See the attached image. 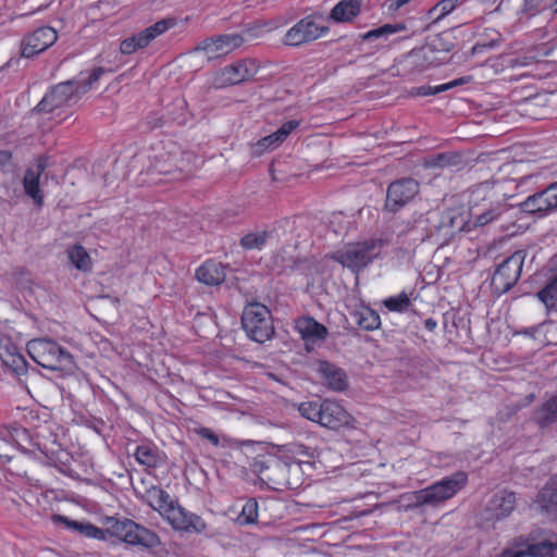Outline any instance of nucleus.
Returning <instances> with one entry per match:
<instances>
[{"instance_id":"obj_1","label":"nucleus","mask_w":557,"mask_h":557,"mask_svg":"<svg viewBox=\"0 0 557 557\" xmlns=\"http://www.w3.org/2000/svg\"><path fill=\"white\" fill-rule=\"evenodd\" d=\"M503 197L495 190V182L492 181L481 182L470 188L466 205L470 232L503 220L512 208Z\"/></svg>"},{"instance_id":"obj_2","label":"nucleus","mask_w":557,"mask_h":557,"mask_svg":"<svg viewBox=\"0 0 557 557\" xmlns=\"http://www.w3.org/2000/svg\"><path fill=\"white\" fill-rule=\"evenodd\" d=\"M104 72L106 70L101 66L95 67L87 76L82 72L78 77L53 86L34 108V111L50 113L59 108L73 107Z\"/></svg>"},{"instance_id":"obj_3","label":"nucleus","mask_w":557,"mask_h":557,"mask_svg":"<svg viewBox=\"0 0 557 557\" xmlns=\"http://www.w3.org/2000/svg\"><path fill=\"white\" fill-rule=\"evenodd\" d=\"M467 484L468 474L465 471H456L424 488L405 495L404 499L408 500L405 509L408 511L422 506L437 507L453 498Z\"/></svg>"},{"instance_id":"obj_4","label":"nucleus","mask_w":557,"mask_h":557,"mask_svg":"<svg viewBox=\"0 0 557 557\" xmlns=\"http://www.w3.org/2000/svg\"><path fill=\"white\" fill-rule=\"evenodd\" d=\"M428 233L441 236L444 243L450 242L461 232L469 233L466 205L457 203L443 210L434 209L426 212Z\"/></svg>"},{"instance_id":"obj_5","label":"nucleus","mask_w":557,"mask_h":557,"mask_svg":"<svg viewBox=\"0 0 557 557\" xmlns=\"http://www.w3.org/2000/svg\"><path fill=\"white\" fill-rule=\"evenodd\" d=\"M103 530L107 531V539L115 537L119 543L129 546H140L150 550L161 545L160 536L154 531L128 518H108L107 528Z\"/></svg>"},{"instance_id":"obj_6","label":"nucleus","mask_w":557,"mask_h":557,"mask_svg":"<svg viewBox=\"0 0 557 557\" xmlns=\"http://www.w3.org/2000/svg\"><path fill=\"white\" fill-rule=\"evenodd\" d=\"M385 240L370 238L363 242L350 243L343 249L329 255V258L349 269L352 273L359 274L381 256Z\"/></svg>"},{"instance_id":"obj_7","label":"nucleus","mask_w":557,"mask_h":557,"mask_svg":"<svg viewBox=\"0 0 557 557\" xmlns=\"http://www.w3.org/2000/svg\"><path fill=\"white\" fill-rule=\"evenodd\" d=\"M153 510L158 511L176 531L200 534L207 529V523L200 516L186 510L165 490L160 494Z\"/></svg>"},{"instance_id":"obj_8","label":"nucleus","mask_w":557,"mask_h":557,"mask_svg":"<svg viewBox=\"0 0 557 557\" xmlns=\"http://www.w3.org/2000/svg\"><path fill=\"white\" fill-rule=\"evenodd\" d=\"M250 470L262 482L274 485L275 490L289 485L290 468L282 458L276 445H272L271 451L257 455L250 463Z\"/></svg>"},{"instance_id":"obj_9","label":"nucleus","mask_w":557,"mask_h":557,"mask_svg":"<svg viewBox=\"0 0 557 557\" xmlns=\"http://www.w3.org/2000/svg\"><path fill=\"white\" fill-rule=\"evenodd\" d=\"M27 352L41 368L51 371H64L73 367V356L57 342L48 338H36L27 343Z\"/></svg>"},{"instance_id":"obj_10","label":"nucleus","mask_w":557,"mask_h":557,"mask_svg":"<svg viewBox=\"0 0 557 557\" xmlns=\"http://www.w3.org/2000/svg\"><path fill=\"white\" fill-rule=\"evenodd\" d=\"M525 257V250H516L496 265L490 284L494 296L500 297L513 288L521 277Z\"/></svg>"},{"instance_id":"obj_11","label":"nucleus","mask_w":557,"mask_h":557,"mask_svg":"<svg viewBox=\"0 0 557 557\" xmlns=\"http://www.w3.org/2000/svg\"><path fill=\"white\" fill-rule=\"evenodd\" d=\"M242 326L247 336L257 343H264L274 335L271 311L260 302L245 306L242 314Z\"/></svg>"},{"instance_id":"obj_12","label":"nucleus","mask_w":557,"mask_h":557,"mask_svg":"<svg viewBox=\"0 0 557 557\" xmlns=\"http://www.w3.org/2000/svg\"><path fill=\"white\" fill-rule=\"evenodd\" d=\"M420 191L419 182L410 176L397 178L388 184L383 206L384 214H396L409 205Z\"/></svg>"},{"instance_id":"obj_13","label":"nucleus","mask_w":557,"mask_h":557,"mask_svg":"<svg viewBox=\"0 0 557 557\" xmlns=\"http://www.w3.org/2000/svg\"><path fill=\"white\" fill-rule=\"evenodd\" d=\"M319 20H323L322 14L319 13H313L302 17L286 32L283 42L286 46L299 47L322 37L330 30V28L329 26L319 23Z\"/></svg>"},{"instance_id":"obj_14","label":"nucleus","mask_w":557,"mask_h":557,"mask_svg":"<svg viewBox=\"0 0 557 557\" xmlns=\"http://www.w3.org/2000/svg\"><path fill=\"white\" fill-rule=\"evenodd\" d=\"M256 59H242L221 69L214 77L215 88L239 85L253 78L259 71Z\"/></svg>"},{"instance_id":"obj_15","label":"nucleus","mask_w":557,"mask_h":557,"mask_svg":"<svg viewBox=\"0 0 557 557\" xmlns=\"http://www.w3.org/2000/svg\"><path fill=\"white\" fill-rule=\"evenodd\" d=\"M519 208L521 212L536 218H544L557 211V181L527 197L519 203Z\"/></svg>"},{"instance_id":"obj_16","label":"nucleus","mask_w":557,"mask_h":557,"mask_svg":"<svg viewBox=\"0 0 557 557\" xmlns=\"http://www.w3.org/2000/svg\"><path fill=\"white\" fill-rule=\"evenodd\" d=\"M435 64V58L429 55L425 48L412 49L398 61L396 74L403 78L412 81Z\"/></svg>"},{"instance_id":"obj_17","label":"nucleus","mask_w":557,"mask_h":557,"mask_svg":"<svg viewBox=\"0 0 557 557\" xmlns=\"http://www.w3.org/2000/svg\"><path fill=\"white\" fill-rule=\"evenodd\" d=\"M58 39V34L50 26H41L25 35L21 41V54L23 58H33L46 51Z\"/></svg>"},{"instance_id":"obj_18","label":"nucleus","mask_w":557,"mask_h":557,"mask_svg":"<svg viewBox=\"0 0 557 557\" xmlns=\"http://www.w3.org/2000/svg\"><path fill=\"white\" fill-rule=\"evenodd\" d=\"M245 42V37L238 34H221L202 39L193 49V52H205L213 59L223 52L232 51Z\"/></svg>"},{"instance_id":"obj_19","label":"nucleus","mask_w":557,"mask_h":557,"mask_svg":"<svg viewBox=\"0 0 557 557\" xmlns=\"http://www.w3.org/2000/svg\"><path fill=\"white\" fill-rule=\"evenodd\" d=\"M48 166L49 158L47 156H40L37 159L36 164L25 171L23 177L24 191L33 199L37 207H41L44 205V193L40 189V176Z\"/></svg>"},{"instance_id":"obj_20","label":"nucleus","mask_w":557,"mask_h":557,"mask_svg":"<svg viewBox=\"0 0 557 557\" xmlns=\"http://www.w3.org/2000/svg\"><path fill=\"white\" fill-rule=\"evenodd\" d=\"M355 418L346 411L338 403L324 399L320 425L330 430H339L342 428H354Z\"/></svg>"},{"instance_id":"obj_21","label":"nucleus","mask_w":557,"mask_h":557,"mask_svg":"<svg viewBox=\"0 0 557 557\" xmlns=\"http://www.w3.org/2000/svg\"><path fill=\"white\" fill-rule=\"evenodd\" d=\"M534 508L548 519H557V473L539 490Z\"/></svg>"},{"instance_id":"obj_22","label":"nucleus","mask_w":557,"mask_h":557,"mask_svg":"<svg viewBox=\"0 0 557 557\" xmlns=\"http://www.w3.org/2000/svg\"><path fill=\"white\" fill-rule=\"evenodd\" d=\"M517 500V493L507 488L500 490L487 502L486 512L491 519L503 520L515 510Z\"/></svg>"},{"instance_id":"obj_23","label":"nucleus","mask_w":557,"mask_h":557,"mask_svg":"<svg viewBox=\"0 0 557 557\" xmlns=\"http://www.w3.org/2000/svg\"><path fill=\"white\" fill-rule=\"evenodd\" d=\"M0 360L2 364L16 375L27 372L28 363L18 347L9 336L0 335Z\"/></svg>"},{"instance_id":"obj_24","label":"nucleus","mask_w":557,"mask_h":557,"mask_svg":"<svg viewBox=\"0 0 557 557\" xmlns=\"http://www.w3.org/2000/svg\"><path fill=\"white\" fill-rule=\"evenodd\" d=\"M276 447L281 453L282 458L285 459L290 469L293 466L313 462L314 450L305 444L294 442L284 445H276Z\"/></svg>"},{"instance_id":"obj_25","label":"nucleus","mask_w":557,"mask_h":557,"mask_svg":"<svg viewBox=\"0 0 557 557\" xmlns=\"http://www.w3.org/2000/svg\"><path fill=\"white\" fill-rule=\"evenodd\" d=\"M318 372L331 389L343 392L348 387L345 371L336 364L322 360L319 362Z\"/></svg>"},{"instance_id":"obj_26","label":"nucleus","mask_w":557,"mask_h":557,"mask_svg":"<svg viewBox=\"0 0 557 557\" xmlns=\"http://www.w3.org/2000/svg\"><path fill=\"white\" fill-rule=\"evenodd\" d=\"M226 267L215 260H207L196 270V278L208 286L222 284L226 277Z\"/></svg>"},{"instance_id":"obj_27","label":"nucleus","mask_w":557,"mask_h":557,"mask_svg":"<svg viewBox=\"0 0 557 557\" xmlns=\"http://www.w3.org/2000/svg\"><path fill=\"white\" fill-rule=\"evenodd\" d=\"M529 540L519 537L515 541L516 546L527 545L528 557H556L557 553V535L552 534L549 539H542L534 543H529Z\"/></svg>"},{"instance_id":"obj_28","label":"nucleus","mask_w":557,"mask_h":557,"mask_svg":"<svg viewBox=\"0 0 557 557\" xmlns=\"http://www.w3.org/2000/svg\"><path fill=\"white\" fill-rule=\"evenodd\" d=\"M296 329L305 341H324L327 337L329 331L326 326L318 322L312 317L300 318L296 322Z\"/></svg>"},{"instance_id":"obj_29","label":"nucleus","mask_w":557,"mask_h":557,"mask_svg":"<svg viewBox=\"0 0 557 557\" xmlns=\"http://www.w3.org/2000/svg\"><path fill=\"white\" fill-rule=\"evenodd\" d=\"M361 12L359 0H341L331 10L330 20L336 23L352 22Z\"/></svg>"},{"instance_id":"obj_30","label":"nucleus","mask_w":557,"mask_h":557,"mask_svg":"<svg viewBox=\"0 0 557 557\" xmlns=\"http://www.w3.org/2000/svg\"><path fill=\"white\" fill-rule=\"evenodd\" d=\"M535 296L545 306L547 315L557 314V273L548 277Z\"/></svg>"},{"instance_id":"obj_31","label":"nucleus","mask_w":557,"mask_h":557,"mask_svg":"<svg viewBox=\"0 0 557 557\" xmlns=\"http://www.w3.org/2000/svg\"><path fill=\"white\" fill-rule=\"evenodd\" d=\"M533 420L541 429L557 422V395L550 397L534 411Z\"/></svg>"},{"instance_id":"obj_32","label":"nucleus","mask_w":557,"mask_h":557,"mask_svg":"<svg viewBox=\"0 0 557 557\" xmlns=\"http://www.w3.org/2000/svg\"><path fill=\"white\" fill-rule=\"evenodd\" d=\"M407 29L406 24L404 23H395V24H384L380 27L373 28L364 34L359 35V42L364 41H373L377 39L386 40L391 35H394L399 32H404Z\"/></svg>"},{"instance_id":"obj_33","label":"nucleus","mask_w":557,"mask_h":557,"mask_svg":"<svg viewBox=\"0 0 557 557\" xmlns=\"http://www.w3.org/2000/svg\"><path fill=\"white\" fill-rule=\"evenodd\" d=\"M133 455L138 463L147 468H157L161 462L159 449L151 444L136 446Z\"/></svg>"},{"instance_id":"obj_34","label":"nucleus","mask_w":557,"mask_h":557,"mask_svg":"<svg viewBox=\"0 0 557 557\" xmlns=\"http://www.w3.org/2000/svg\"><path fill=\"white\" fill-rule=\"evenodd\" d=\"M462 164V156L458 152L447 151L430 154L425 158V165L428 168H449L459 166Z\"/></svg>"},{"instance_id":"obj_35","label":"nucleus","mask_w":557,"mask_h":557,"mask_svg":"<svg viewBox=\"0 0 557 557\" xmlns=\"http://www.w3.org/2000/svg\"><path fill=\"white\" fill-rule=\"evenodd\" d=\"M356 323L366 331H374L381 326L380 314L370 307H362L360 310L351 312Z\"/></svg>"},{"instance_id":"obj_36","label":"nucleus","mask_w":557,"mask_h":557,"mask_svg":"<svg viewBox=\"0 0 557 557\" xmlns=\"http://www.w3.org/2000/svg\"><path fill=\"white\" fill-rule=\"evenodd\" d=\"M175 25H176L175 17H165V18H162V20L156 22L151 26L139 32L143 42L145 41L148 47L151 41H153L157 37L161 36L162 34H164L165 32H168Z\"/></svg>"},{"instance_id":"obj_37","label":"nucleus","mask_w":557,"mask_h":557,"mask_svg":"<svg viewBox=\"0 0 557 557\" xmlns=\"http://www.w3.org/2000/svg\"><path fill=\"white\" fill-rule=\"evenodd\" d=\"M67 256L71 263L82 272L91 271V258L87 250L82 245H74L67 250Z\"/></svg>"},{"instance_id":"obj_38","label":"nucleus","mask_w":557,"mask_h":557,"mask_svg":"<svg viewBox=\"0 0 557 557\" xmlns=\"http://www.w3.org/2000/svg\"><path fill=\"white\" fill-rule=\"evenodd\" d=\"M269 237L270 233L267 231L250 232L240 238L239 245L244 250H261L265 246Z\"/></svg>"},{"instance_id":"obj_39","label":"nucleus","mask_w":557,"mask_h":557,"mask_svg":"<svg viewBox=\"0 0 557 557\" xmlns=\"http://www.w3.org/2000/svg\"><path fill=\"white\" fill-rule=\"evenodd\" d=\"M239 525H250L258 521V502L253 498L248 499L242 508L236 519Z\"/></svg>"},{"instance_id":"obj_40","label":"nucleus","mask_w":557,"mask_h":557,"mask_svg":"<svg viewBox=\"0 0 557 557\" xmlns=\"http://www.w3.org/2000/svg\"><path fill=\"white\" fill-rule=\"evenodd\" d=\"M383 305L389 311L403 313L408 310L411 305V300L405 292H401L396 296H391L384 299Z\"/></svg>"},{"instance_id":"obj_41","label":"nucleus","mask_w":557,"mask_h":557,"mask_svg":"<svg viewBox=\"0 0 557 557\" xmlns=\"http://www.w3.org/2000/svg\"><path fill=\"white\" fill-rule=\"evenodd\" d=\"M322 408L323 401H306L299 405V412L304 418L320 424Z\"/></svg>"},{"instance_id":"obj_42","label":"nucleus","mask_w":557,"mask_h":557,"mask_svg":"<svg viewBox=\"0 0 557 557\" xmlns=\"http://www.w3.org/2000/svg\"><path fill=\"white\" fill-rule=\"evenodd\" d=\"M455 45L447 40V34L443 33L438 36H436L435 39L432 40V42L428 44L423 48H425L429 52V55L433 57L434 52L436 51H444L449 52L454 49Z\"/></svg>"},{"instance_id":"obj_43","label":"nucleus","mask_w":557,"mask_h":557,"mask_svg":"<svg viewBox=\"0 0 557 557\" xmlns=\"http://www.w3.org/2000/svg\"><path fill=\"white\" fill-rule=\"evenodd\" d=\"M146 47H147L146 42L145 41L143 42L140 34L137 33V34H134L133 36L127 37L121 41L120 51L123 54H132V53L136 52L137 50L144 49Z\"/></svg>"},{"instance_id":"obj_44","label":"nucleus","mask_w":557,"mask_h":557,"mask_svg":"<svg viewBox=\"0 0 557 557\" xmlns=\"http://www.w3.org/2000/svg\"><path fill=\"white\" fill-rule=\"evenodd\" d=\"M545 10H550V0H524L521 12L532 17Z\"/></svg>"},{"instance_id":"obj_45","label":"nucleus","mask_w":557,"mask_h":557,"mask_svg":"<svg viewBox=\"0 0 557 557\" xmlns=\"http://www.w3.org/2000/svg\"><path fill=\"white\" fill-rule=\"evenodd\" d=\"M282 143H284L283 139L281 138V136L277 135V131H275L272 134L258 140L257 144L255 145V148L257 152L262 153L264 150L275 149Z\"/></svg>"},{"instance_id":"obj_46","label":"nucleus","mask_w":557,"mask_h":557,"mask_svg":"<svg viewBox=\"0 0 557 557\" xmlns=\"http://www.w3.org/2000/svg\"><path fill=\"white\" fill-rule=\"evenodd\" d=\"M154 169L159 174L169 175L170 180L181 181L187 177V174H185L183 170L177 166H165L164 164L157 162Z\"/></svg>"},{"instance_id":"obj_47","label":"nucleus","mask_w":557,"mask_h":557,"mask_svg":"<svg viewBox=\"0 0 557 557\" xmlns=\"http://www.w3.org/2000/svg\"><path fill=\"white\" fill-rule=\"evenodd\" d=\"M81 534L89 539L107 541V531L88 521L85 522Z\"/></svg>"},{"instance_id":"obj_48","label":"nucleus","mask_w":557,"mask_h":557,"mask_svg":"<svg viewBox=\"0 0 557 557\" xmlns=\"http://www.w3.org/2000/svg\"><path fill=\"white\" fill-rule=\"evenodd\" d=\"M52 521L54 523H61L66 529L75 531V532H78L79 534H81L82 529H83V527H84V524L86 522V521L72 520V519H70L66 516H62V515H58V513L52 516Z\"/></svg>"},{"instance_id":"obj_49","label":"nucleus","mask_w":557,"mask_h":557,"mask_svg":"<svg viewBox=\"0 0 557 557\" xmlns=\"http://www.w3.org/2000/svg\"><path fill=\"white\" fill-rule=\"evenodd\" d=\"M458 0H441L437 2L433 9L430 11L432 12H440L437 15V20L443 18L447 14L454 11V9L457 5Z\"/></svg>"},{"instance_id":"obj_50","label":"nucleus","mask_w":557,"mask_h":557,"mask_svg":"<svg viewBox=\"0 0 557 557\" xmlns=\"http://www.w3.org/2000/svg\"><path fill=\"white\" fill-rule=\"evenodd\" d=\"M194 432L201 438L209 441L213 446L220 445L219 435L215 434L211 429L206 426L195 428Z\"/></svg>"},{"instance_id":"obj_51","label":"nucleus","mask_w":557,"mask_h":557,"mask_svg":"<svg viewBox=\"0 0 557 557\" xmlns=\"http://www.w3.org/2000/svg\"><path fill=\"white\" fill-rule=\"evenodd\" d=\"M441 88V85L432 87V86H419L413 87L410 90V96L413 97H426V96H433L437 95L440 92H443V90H438Z\"/></svg>"},{"instance_id":"obj_52","label":"nucleus","mask_w":557,"mask_h":557,"mask_svg":"<svg viewBox=\"0 0 557 557\" xmlns=\"http://www.w3.org/2000/svg\"><path fill=\"white\" fill-rule=\"evenodd\" d=\"M163 492V488L158 485H152L151 487L146 490L145 498L147 504L154 509L156 505L160 499V494Z\"/></svg>"},{"instance_id":"obj_53","label":"nucleus","mask_w":557,"mask_h":557,"mask_svg":"<svg viewBox=\"0 0 557 557\" xmlns=\"http://www.w3.org/2000/svg\"><path fill=\"white\" fill-rule=\"evenodd\" d=\"M300 125L298 120H290L281 125L276 131L277 135L281 136L283 141L290 135L293 131H295Z\"/></svg>"},{"instance_id":"obj_54","label":"nucleus","mask_w":557,"mask_h":557,"mask_svg":"<svg viewBox=\"0 0 557 557\" xmlns=\"http://www.w3.org/2000/svg\"><path fill=\"white\" fill-rule=\"evenodd\" d=\"M145 124L149 131H152L154 128L162 127L164 124V119L162 115L153 112L146 116Z\"/></svg>"},{"instance_id":"obj_55","label":"nucleus","mask_w":557,"mask_h":557,"mask_svg":"<svg viewBox=\"0 0 557 557\" xmlns=\"http://www.w3.org/2000/svg\"><path fill=\"white\" fill-rule=\"evenodd\" d=\"M263 32V26L259 24H255L252 26L246 27L240 35L245 37V41L250 38H257Z\"/></svg>"},{"instance_id":"obj_56","label":"nucleus","mask_w":557,"mask_h":557,"mask_svg":"<svg viewBox=\"0 0 557 557\" xmlns=\"http://www.w3.org/2000/svg\"><path fill=\"white\" fill-rule=\"evenodd\" d=\"M470 79H471L470 76H465V77H460V78L454 79V81L448 82L446 84H442L441 88L438 90H443V91L449 90V89H451V88H454L456 86H459V85L468 83Z\"/></svg>"},{"instance_id":"obj_57","label":"nucleus","mask_w":557,"mask_h":557,"mask_svg":"<svg viewBox=\"0 0 557 557\" xmlns=\"http://www.w3.org/2000/svg\"><path fill=\"white\" fill-rule=\"evenodd\" d=\"M546 324H547V321H544V322H541V323H539V324H536L534 326L524 327L519 333L528 335V336H531V337H534L535 333L539 332Z\"/></svg>"},{"instance_id":"obj_58","label":"nucleus","mask_w":557,"mask_h":557,"mask_svg":"<svg viewBox=\"0 0 557 557\" xmlns=\"http://www.w3.org/2000/svg\"><path fill=\"white\" fill-rule=\"evenodd\" d=\"M498 557H528L527 550L504 549Z\"/></svg>"},{"instance_id":"obj_59","label":"nucleus","mask_w":557,"mask_h":557,"mask_svg":"<svg viewBox=\"0 0 557 557\" xmlns=\"http://www.w3.org/2000/svg\"><path fill=\"white\" fill-rule=\"evenodd\" d=\"M307 263V259H295L293 260V263L290 265L292 272H304L305 271V264Z\"/></svg>"},{"instance_id":"obj_60","label":"nucleus","mask_w":557,"mask_h":557,"mask_svg":"<svg viewBox=\"0 0 557 557\" xmlns=\"http://www.w3.org/2000/svg\"><path fill=\"white\" fill-rule=\"evenodd\" d=\"M12 430H13L12 436H14L16 440L20 437H25V438L28 437V431L23 426L15 425L12 428Z\"/></svg>"},{"instance_id":"obj_61","label":"nucleus","mask_w":557,"mask_h":557,"mask_svg":"<svg viewBox=\"0 0 557 557\" xmlns=\"http://www.w3.org/2000/svg\"><path fill=\"white\" fill-rule=\"evenodd\" d=\"M12 159V153L9 150H0V166L8 164Z\"/></svg>"},{"instance_id":"obj_62","label":"nucleus","mask_w":557,"mask_h":557,"mask_svg":"<svg viewBox=\"0 0 557 557\" xmlns=\"http://www.w3.org/2000/svg\"><path fill=\"white\" fill-rule=\"evenodd\" d=\"M498 41H499L498 39H497V40H494V39H493V40H491V41H488V42H483V44L478 42V44L473 47V50L475 51V50H478V49H480V48H494V47H496V46L498 45Z\"/></svg>"},{"instance_id":"obj_63","label":"nucleus","mask_w":557,"mask_h":557,"mask_svg":"<svg viewBox=\"0 0 557 557\" xmlns=\"http://www.w3.org/2000/svg\"><path fill=\"white\" fill-rule=\"evenodd\" d=\"M437 326V322L435 319L433 318H428L425 321H424V327L430 331V332H433Z\"/></svg>"},{"instance_id":"obj_64","label":"nucleus","mask_w":557,"mask_h":557,"mask_svg":"<svg viewBox=\"0 0 557 557\" xmlns=\"http://www.w3.org/2000/svg\"><path fill=\"white\" fill-rule=\"evenodd\" d=\"M408 2H409V0H395L394 2H392L389 4V10L397 11L398 9H400L403 5H405Z\"/></svg>"}]
</instances>
